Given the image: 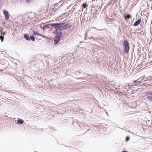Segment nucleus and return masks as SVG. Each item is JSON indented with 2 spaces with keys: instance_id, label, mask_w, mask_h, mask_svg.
<instances>
[{
  "instance_id": "nucleus-1",
  "label": "nucleus",
  "mask_w": 152,
  "mask_h": 152,
  "mask_svg": "<svg viewBox=\"0 0 152 152\" xmlns=\"http://www.w3.org/2000/svg\"><path fill=\"white\" fill-rule=\"evenodd\" d=\"M50 25L54 28L55 30L58 31H61L67 29V28H69L71 27V25L68 24H65L64 23H51Z\"/></svg>"
},
{
  "instance_id": "nucleus-2",
  "label": "nucleus",
  "mask_w": 152,
  "mask_h": 152,
  "mask_svg": "<svg viewBox=\"0 0 152 152\" xmlns=\"http://www.w3.org/2000/svg\"><path fill=\"white\" fill-rule=\"evenodd\" d=\"M63 34V32L61 31L57 32L56 35L54 39V43L56 44H58L60 41V38Z\"/></svg>"
},
{
  "instance_id": "nucleus-3",
  "label": "nucleus",
  "mask_w": 152,
  "mask_h": 152,
  "mask_svg": "<svg viewBox=\"0 0 152 152\" xmlns=\"http://www.w3.org/2000/svg\"><path fill=\"white\" fill-rule=\"evenodd\" d=\"M123 46L124 47V52L125 53H128L129 50V44L128 41L125 40L123 43Z\"/></svg>"
},
{
  "instance_id": "nucleus-4",
  "label": "nucleus",
  "mask_w": 152,
  "mask_h": 152,
  "mask_svg": "<svg viewBox=\"0 0 152 152\" xmlns=\"http://www.w3.org/2000/svg\"><path fill=\"white\" fill-rule=\"evenodd\" d=\"M146 93L147 95L145 99L148 101L152 102V91H148Z\"/></svg>"
},
{
  "instance_id": "nucleus-5",
  "label": "nucleus",
  "mask_w": 152,
  "mask_h": 152,
  "mask_svg": "<svg viewBox=\"0 0 152 152\" xmlns=\"http://www.w3.org/2000/svg\"><path fill=\"white\" fill-rule=\"evenodd\" d=\"M3 13L5 15V18L6 20H8L9 19V13L7 11L4 10L3 12Z\"/></svg>"
},
{
  "instance_id": "nucleus-6",
  "label": "nucleus",
  "mask_w": 152,
  "mask_h": 152,
  "mask_svg": "<svg viewBox=\"0 0 152 152\" xmlns=\"http://www.w3.org/2000/svg\"><path fill=\"white\" fill-rule=\"evenodd\" d=\"M141 21V20L140 19H138L134 23L133 26H138L140 23Z\"/></svg>"
},
{
  "instance_id": "nucleus-7",
  "label": "nucleus",
  "mask_w": 152,
  "mask_h": 152,
  "mask_svg": "<svg viewBox=\"0 0 152 152\" xmlns=\"http://www.w3.org/2000/svg\"><path fill=\"white\" fill-rule=\"evenodd\" d=\"M24 121L22 119H19L18 120V124H23Z\"/></svg>"
},
{
  "instance_id": "nucleus-8",
  "label": "nucleus",
  "mask_w": 152,
  "mask_h": 152,
  "mask_svg": "<svg viewBox=\"0 0 152 152\" xmlns=\"http://www.w3.org/2000/svg\"><path fill=\"white\" fill-rule=\"evenodd\" d=\"M124 18L126 20H127L128 19H129L131 18V16L127 14L126 15L124 16Z\"/></svg>"
},
{
  "instance_id": "nucleus-9",
  "label": "nucleus",
  "mask_w": 152,
  "mask_h": 152,
  "mask_svg": "<svg viewBox=\"0 0 152 152\" xmlns=\"http://www.w3.org/2000/svg\"><path fill=\"white\" fill-rule=\"evenodd\" d=\"M24 37L27 40H30V38L29 36L26 34H25L24 35Z\"/></svg>"
},
{
  "instance_id": "nucleus-10",
  "label": "nucleus",
  "mask_w": 152,
  "mask_h": 152,
  "mask_svg": "<svg viewBox=\"0 0 152 152\" xmlns=\"http://www.w3.org/2000/svg\"><path fill=\"white\" fill-rule=\"evenodd\" d=\"M36 35H39L41 36V35L39 34V33L37 32H35L32 34V36H35Z\"/></svg>"
},
{
  "instance_id": "nucleus-11",
  "label": "nucleus",
  "mask_w": 152,
  "mask_h": 152,
  "mask_svg": "<svg viewBox=\"0 0 152 152\" xmlns=\"http://www.w3.org/2000/svg\"><path fill=\"white\" fill-rule=\"evenodd\" d=\"M34 36H31L30 37V39L32 41H34L35 40V38L34 37Z\"/></svg>"
},
{
  "instance_id": "nucleus-12",
  "label": "nucleus",
  "mask_w": 152,
  "mask_h": 152,
  "mask_svg": "<svg viewBox=\"0 0 152 152\" xmlns=\"http://www.w3.org/2000/svg\"><path fill=\"white\" fill-rule=\"evenodd\" d=\"M88 6V5H87L86 3H83L82 4V7L84 8H86Z\"/></svg>"
},
{
  "instance_id": "nucleus-13",
  "label": "nucleus",
  "mask_w": 152,
  "mask_h": 152,
  "mask_svg": "<svg viewBox=\"0 0 152 152\" xmlns=\"http://www.w3.org/2000/svg\"><path fill=\"white\" fill-rule=\"evenodd\" d=\"M0 39L1 40V42H2L3 41V40L4 39V36H0Z\"/></svg>"
},
{
  "instance_id": "nucleus-14",
  "label": "nucleus",
  "mask_w": 152,
  "mask_h": 152,
  "mask_svg": "<svg viewBox=\"0 0 152 152\" xmlns=\"http://www.w3.org/2000/svg\"><path fill=\"white\" fill-rule=\"evenodd\" d=\"M49 28V26H45L43 28V30H45V29H48Z\"/></svg>"
},
{
  "instance_id": "nucleus-15",
  "label": "nucleus",
  "mask_w": 152,
  "mask_h": 152,
  "mask_svg": "<svg viewBox=\"0 0 152 152\" xmlns=\"http://www.w3.org/2000/svg\"><path fill=\"white\" fill-rule=\"evenodd\" d=\"M0 31L1 32V35H5V34H6V33L5 32H4L3 33H2L1 32V30H0Z\"/></svg>"
},
{
  "instance_id": "nucleus-16",
  "label": "nucleus",
  "mask_w": 152,
  "mask_h": 152,
  "mask_svg": "<svg viewBox=\"0 0 152 152\" xmlns=\"http://www.w3.org/2000/svg\"><path fill=\"white\" fill-rule=\"evenodd\" d=\"M129 137H126V141H128V140H129Z\"/></svg>"
},
{
  "instance_id": "nucleus-17",
  "label": "nucleus",
  "mask_w": 152,
  "mask_h": 152,
  "mask_svg": "<svg viewBox=\"0 0 152 152\" xmlns=\"http://www.w3.org/2000/svg\"><path fill=\"white\" fill-rule=\"evenodd\" d=\"M138 82V80H135L134 81V83Z\"/></svg>"
},
{
  "instance_id": "nucleus-18",
  "label": "nucleus",
  "mask_w": 152,
  "mask_h": 152,
  "mask_svg": "<svg viewBox=\"0 0 152 152\" xmlns=\"http://www.w3.org/2000/svg\"><path fill=\"white\" fill-rule=\"evenodd\" d=\"M139 79H138V82H137L138 83H140V81H138Z\"/></svg>"
},
{
  "instance_id": "nucleus-19",
  "label": "nucleus",
  "mask_w": 152,
  "mask_h": 152,
  "mask_svg": "<svg viewBox=\"0 0 152 152\" xmlns=\"http://www.w3.org/2000/svg\"><path fill=\"white\" fill-rule=\"evenodd\" d=\"M26 0L27 2H29L31 0Z\"/></svg>"
},
{
  "instance_id": "nucleus-20",
  "label": "nucleus",
  "mask_w": 152,
  "mask_h": 152,
  "mask_svg": "<svg viewBox=\"0 0 152 152\" xmlns=\"http://www.w3.org/2000/svg\"><path fill=\"white\" fill-rule=\"evenodd\" d=\"M91 38L93 39L94 40L95 39V38L94 37H91Z\"/></svg>"
},
{
  "instance_id": "nucleus-21",
  "label": "nucleus",
  "mask_w": 152,
  "mask_h": 152,
  "mask_svg": "<svg viewBox=\"0 0 152 152\" xmlns=\"http://www.w3.org/2000/svg\"><path fill=\"white\" fill-rule=\"evenodd\" d=\"M122 152H128L126 151H122Z\"/></svg>"
},
{
  "instance_id": "nucleus-22",
  "label": "nucleus",
  "mask_w": 152,
  "mask_h": 152,
  "mask_svg": "<svg viewBox=\"0 0 152 152\" xmlns=\"http://www.w3.org/2000/svg\"><path fill=\"white\" fill-rule=\"evenodd\" d=\"M93 28H94V29H96L98 30L96 28H95V27H93Z\"/></svg>"
},
{
  "instance_id": "nucleus-23",
  "label": "nucleus",
  "mask_w": 152,
  "mask_h": 152,
  "mask_svg": "<svg viewBox=\"0 0 152 152\" xmlns=\"http://www.w3.org/2000/svg\"><path fill=\"white\" fill-rule=\"evenodd\" d=\"M1 105V104L0 103V106Z\"/></svg>"
},
{
  "instance_id": "nucleus-24",
  "label": "nucleus",
  "mask_w": 152,
  "mask_h": 152,
  "mask_svg": "<svg viewBox=\"0 0 152 152\" xmlns=\"http://www.w3.org/2000/svg\"><path fill=\"white\" fill-rule=\"evenodd\" d=\"M35 152H37L35 151Z\"/></svg>"
}]
</instances>
